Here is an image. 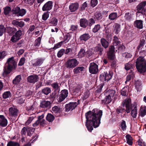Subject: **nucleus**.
<instances>
[{"label":"nucleus","mask_w":146,"mask_h":146,"mask_svg":"<svg viewBox=\"0 0 146 146\" xmlns=\"http://www.w3.org/2000/svg\"><path fill=\"white\" fill-rule=\"evenodd\" d=\"M102 115V111L96 109H94L92 111H90L86 114V126L89 131H92L93 127L96 128L99 126Z\"/></svg>","instance_id":"1"},{"label":"nucleus","mask_w":146,"mask_h":146,"mask_svg":"<svg viewBox=\"0 0 146 146\" xmlns=\"http://www.w3.org/2000/svg\"><path fill=\"white\" fill-rule=\"evenodd\" d=\"M16 66V63L12 57L8 58L4 68V71L6 74L10 73L13 69L15 68Z\"/></svg>","instance_id":"2"},{"label":"nucleus","mask_w":146,"mask_h":146,"mask_svg":"<svg viewBox=\"0 0 146 146\" xmlns=\"http://www.w3.org/2000/svg\"><path fill=\"white\" fill-rule=\"evenodd\" d=\"M136 68L141 73L144 72L146 71V61L143 57H139L136 60Z\"/></svg>","instance_id":"3"},{"label":"nucleus","mask_w":146,"mask_h":146,"mask_svg":"<svg viewBox=\"0 0 146 146\" xmlns=\"http://www.w3.org/2000/svg\"><path fill=\"white\" fill-rule=\"evenodd\" d=\"M121 43L120 40L117 36H114L113 39V46H110L109 48V51L108 53V58L110 59H112L114 58L115 48L114 46H117Z\"/></svg>","instance_id":"4"},{"label":"nucleus","mask_w":146,"mask_h":146,"mask_svg":"<svg viewBox=\"0 0 146 146\" xmlns=\"http://www.w3.org/2000/svg\"><path fill=\"white\" fill-rule=\"evenodd\" d=\"M115 91L113 90H108L106 93L107 95L104 99L102 100V103L104 104H108L110 103L115 95Z\"/></svg>","instance_id":"5"},{"label":"nucleus","mask_w":146,"mask_h":146,"mask_svg":"<svg viewBox=\"0 0 146 146\" xmlns=\"http://www.w3.org/2000/svg\"><path fill=\"white\" fill-rule=\"evenodd\" d=\"M77 60L75 58L70 59L66 62L65 66L68 68L70 69L74 68L78 64Z\"/></svg>","instance_id":"6"},{"label":"nucleus","mask_w":146,"mask_h":146,"mask_svg":"<svg viewBox=\"0 0 146 146\" xmlns=\"http://www.w3.org/2000/svg\"><path fill=\"white\" fill-rule=\"evenodd\" d=\"M146 5V2L144 1L139 4L137 7V16L140 13L142 14L144 13L146 11L145 7Z\"/></svg>","instance_id":"7"},{"label":"nucleus","mask_w":146,"mask_h":146,"mask_svg":"<svg viewBox=\"0 0 146 146\" xmlns=\"http://www.w3.org/2000/svg\"><path fill=\"white\" fill-rule=\"evenodd\" d=\"M45 60L44 58H39L34 59L32 60V64L33 67H38L40 66Z\"/></svg>","instance_id":"8"},{"label":"nucleus","mask_w":146,"mask_h":146,"mask_svg":"<svg viewBox=\"0 0 146 146\" xmlns=\"http://www.w3.org/2000/svg\"><path fill=\"white\" fill-rule=\"evenodd\" d=\"M123 107H126V111L127 113L130 112L131 108V100L129 98L126 99L122 103Z\"/></svg>","instance_id":"9"},{"label":"nucleus","mask_w":146,"mask_h":146,"mask_svg":"<svg viewBox=\"0 0 146 146\" xmlns=\"http://www.w3.org/2000/svg\"><path fill=\"white\" fill-rule=\"evenodd\" d=\"M79 100H78V103L76 102H70L69 104H66L65 106V111L68 112L70 110H72L77 106L78 105L79 103Z\"/></svg>","instance_id":"10"},{"label":"nucleus","mask_w":146,"mask_h":146,"mask_svg":"<svg viewBox=\"0 0 146 146\" xmlns=\"http://www.w3.org/2000/svg\"><path fill=\"white\" fill-rule=\"evenodd\" d=\"M90 72L92 74H96L98 71V65L94 63H92L90 64L89 68Z\"/></svg>","instance_id":"11"},{"label":"nucleus","mask_w":146,"mask_h":146,"mask_svg":"<svg viewBox=\"0 0 146 146\" xmlns=\"http://www.w3.org/2000/svg\"><path fill=\"white\" fill-rule=\"evenodd\" d=\"M22 31L21 30H19L13 35L11 38L12 42H14L17 41L21 38V36L22 35Z\"/></svg>","instance_id":"12"},{"label":"nucleus","mask_w":146,"mask_h":146,"mask_svg":"<svg viewBox=\"0 0 146 146\" xmlns=\"http://www.w3.org/2000/svg\"><path fill=\"white\" fill-rule=\"evenodd\" d=\"M39 79L38 76L36 74H33L29 76L27 78L28 82L32 83H35L37 82Z\"/></svg>","instance_id":"13"},{"label":"nucleus","mask_w":146,"mask_h":146,"mask_svg":"<svg viewBox=\"0 0 146 146\" xmlns=\"http://www.w3.org/2000/svg\"><path fill=\"white\" fill-rule=\"evenodd\" d=\"M68 94L67 90L64 89L62 90L60 95L58 101L61 102L64 100L67 97Z\"/></svg>","instance_id":"14"},{"label":"nucleus","mask_w":146,"mask_h":146,"mask_svg":"<svg viewBox=\"0 0 146 146\" xmlns=\"http://www.w3.org/2000/svg\"><path fill=\"white\" fill-rule=\"evenodd\" d=\"M112 77V75L110 73H106L104 72V73H102L100 75V78L102 80H104L106 81H108Z\"/></svg>","instance_id":"15"},{"label":"nucleus","mask_w":146,"mask_h":146,"mask_svg":"<svg viewBox=\"0 0 146 146\" xmlns=\"http://www.w3.org/2000/svg\"><path fill=\"white\" fill-rule=\"evenodd\" d=\"M53 3L51 1H48L43 6L42 10L43 11H48L50 10L52 7Z\"/></svg>","instance_id":"16"},{"label":"nucleus","mask_w":146,"mask_h":146,"mask_svg":"<svg viewBox=\"0 0 146 146\" xmlns=\"http://www.w3.org/2000/svg\"><path fill=\"white\" fill-rule=\"evenodd\" d=\"M7 120L3 115H0V125L3 127L6 126L7 124Z\"/></svg>","instance_id":"17"},{"label":"nucleus","mask_w":146,"mask_h":146,"mask_svg":"<svg viewBox=\"0 0 146 146\" xmlns=\"http://www.w3.org/2000/svg\"><path fill=\"white\" fill-rule=\"evenodd\" d=\"M13 25L17 27L22 28L25 25V23L23 21H19L17 20H13L12 21Z\"/></svg>","instance_id":"18"},{"label":"nucleus","mask_w":146,"mask_h":146,"mask_svg":"<svg viewBox=\"0 0 146 146\" xmlns=\"http://www.w3.org/2000/svg\"><path fill=\"white\" fill-rule=\"evenodd\" d=\"M9 114L12 116L15 117L18 114V110L15 108L11 107L9 109Z\"/></svg>","instance_id":"19"},{"label":"nucleus","mask_w":146,"mask_h":146,"mask_svg":"<svg viewBox=\"0 0 146 146\" xmlns=\"http://www.w3.org/2000/svg\"><path fill=\"white\" fill-rule=\"evenodd\" d=\"M124 18L127 21L131 22L134 20V17L133 14L129 13H126L125 14Z\"/></svg>","instance_id":"20"},{"label":"nucleus","mask_w":146,"mask_h":146,"mask_svg":"<svg viewBox=\"0 0 146 146\" xmlns=\"http://www.w3.org/2000/svg\"><path fill=\"white\" fill-rule=\"evenodd\" d=\"M134 26L135 27L139 29L143 27V21L141 20H136L134 22Z\"/></svg>","instance_id":"21"},{"label":"nucleus","mask_w":146,"mask_h":146,"mask_svg":"<svg viewBox=\"0 0 146 146\" xmlns=\"http://www.w3.org/2000/svg\"><path fill=\"white\" fill-rule=\"evenodd\" d=\"M80 26L83 28H86L88 24V21L85 19H82L80 20Z\"/></svg>","instance_id":"22"},{"label":"nucleus","mask_w":146,"mask_h":146,"mask_svg":"<svg viewBox=\"0 0 146 146\" xmlns=\"http://www.w3.org/2000/svg\"><path fill=\"white\" fill-rule=\"evenodd\" d=\"M79 5L77 3H72L69 6V9L71 12H74L78 8Z\"/></svg>","instance_id":"23"},{"label":"nucleus","mask_w":146,"mask_h":146,"mask_svg":"<svg viewBox=\"0 0 146 146\" xmlns=\"http://www.w3.org/2000/svg\"><path fill=\"white\" fill-rule=\"evenodd\" d=\"M90 38V35L88 33H85L80 36L79 39L80 40L86 41Z\"/></svg>","instance_id":"24"},{"label":"nucleus","mask_w":146,"mask_h":146,"mask_svg":"<svg viewBox=\"0 0 146 146\" xmlns=\"http://www.w3.org/2000/svg\"><path fill=\"white\" fill-rule=\"evenodd\" d=\"M50 102L47 101H43L40 103V106L42 108H49L50 106Z\"/></svg>","instance_id":"25"},{"label":"nucleus","mask_w":146,"mask_h":146,"mask_svg":"<svg viewBox=\"0 0 146 146\" xmlns=\"http://www.w3.org/2000/svg\"><path fill=\"white\" fill-rule=\"evenodd\" d=\"M21 77L20 75H18L15 77L13 80V83L14 84H17L21 81Z\"/></svg>","instance_id":"26"},{"label":"nucleus","mask_w":146,"mask_h":146,"mask_svg":"<svg viewBox=\"0 0 146 146\" xmlns=\"http://www.w3.org/2000/svg\"><path fill=\"white\" fill-rule=\"evenodd\" d=\"M120 25L117 23H115L114 25V33L116 34H118L121 30Z\"/></svg>","instance_id":"27"},{"label":"nucleus","mask_w":146,"mask_h":146,"mask_svg":"<svg viewBox=\"0 0 146 146\" xmlns=\"http://www.w3.org/2000/svg\"><path fill=\"white\" fill-rule=\"evenodd\" d=\"M16 31V29L15 28H12L10 27H7L5 28V32H7L10 35H11Z\"/></svg>","instance_id":"28"},{"label":"nucleus","mask_w":146,"mask_h":146,"mask_svg":"<svg viewBox=\"0 0 146 146\" xmlns=\"http://www.w3.org/2000/svg\"><path fill=\"white\" fill-rule=\"evenodd\" d=\"M41 38L39 37L35 41L34 44V48H36L40 46L41 43Z\"/></svg>","instance_id":"29"},{"label":"nucleus","mask_w":146,"mask_h":146,"mask_svg":"<svg viewBox=\"0 0 146 146\" xmlns=\"http://www.w3.org/2000/svg\"><path fill=\"white\" fill-rule=\"evenodd\" d=\"M131 116L133 118H135L136 117L137 114V110L136 106H135L133 109L131 111Z\"/></svg>","instance_id":"30"},{"label":"nucleus","mask_w":146,"mask_h":146,"mask_svg":"<svg viewBox=\"0 0 146 146\" xmlns=\"http://www.w3.org/2000/svg\"><path fill=\"white\" fill-rule=\"evenodd\" d=\"M103 48H102L100 45L97 46L94 48V50L97 52H98L99 54L101 55L103 54Z\"/></svg>","instance_id":"31"},{"label":"nucleus","mask_w":146,"mask_h":146,"mask_svg":"<svg viewBox=\"0 0 146 146\" xmlns=\"http://www.w3.org/2000/svg\"><path fill=\"white\" fill-rule=\"evenodd\" d=\"M117 17V13H112L109 15V19L111 21L116 19Z\"/></svg>","instance_id":"32"},{"label":"nucleus","mask_w":146,"mask_h":146,"mask_svg":"<svg viewBox=\"0 0 146 146\" xmlns=\"http://www.w3.org/2000/svg\"><path fill=\"white\" fill-rule=\"evenodd\" d=\"M101 42L102 46L105 48H107L109 46L108 42L105 39L102 38L101 40Z\"/></svg>","instance_id":"33"},{"label":"nucleus","mask_w":146,"mask_h":146,"mask_svg":"<svg viewBox=\"0 0 146 146\" xmlns=\"http://www.w3.org/2000/svg\"><path fill=\"white\" fill-rule=\"evenodd\" d=\"M84 68L83 66L78 67L75 68L73 70V72L75 74H78L83 71Z\"/></svg>","instance_id":"34"},{"label":"nucleus","mask_w":146,"mask_h":146,"mask_svg":"<svg viewBox=\"0 0 146 146\" xmlns=\"http://www.w3.org/2000/svg\"><path fill=\"white\" fill-rule=\"evenodd\" d=\"M44 117V115L43 114H42L41 115L38 116V120L33 124V126L34 127H36L39 124H40L39 120L41 119V118H43Z\"/></svg>","instance_id":"35"},{"label":"nucleus","mask_w":146,"mask_h":146,"mask_svg":"<svg viewBox=\"0 0 146 146\" xmlns=\"http://www.w3.org/2000/svg\"><path fill=\"white\" fill-rule=\"evenodd\" d=\"M46 119L49 122H52L54 119V117L52 115L49 113L46 116Z\"/></svg>","instance_id":"36"},{"label":"nucleus","mask_w":146,"mask_h":146,"mask_svg":"<svg viewBox=\"0 0 146 146\" xmlns=\"http://www.w3.org/2000/svg\"><path fill=\"white\" fill-rule=\"evenodd\" d=\"M140 115L142 117H144L146 115V106L141 107L140 109Z\"/></svg>","instance_id":"37"},{"label":"nucleus","mask_w":146,"mask_h":146,"mask_svg":"<svg viewBox=\"0 0 146 146\" xmlns=\"http://www.w3.org/2000/svg\"><path fill=\"white\" fill-rule=\"evenodd\" d=\"M127 139V143L129 145H131L132 144V139L131 137L129 135H127L126 136Z\"/></svg>","instance_id":"38"},{"label":"nucleus","mask_w":146,"mask_h":146,"mask_svg":"<svg viewBox=\"0 0 146 146\" xmlns=\"http://www.w3.org/2000/svg\"><path fill=\"white\" fill-rule=\"evenodd\" d=\"M35 129L32 127H29L27 128V133L28 136H31L34 133Z\"/></svg>","instance_id":"39"},{"label":"nucleus","mask_w":146,"mask_h":146,"mask_svg":"<svg viewBox=\"0 0 146 146\" xmlns=\"http://www.w3.org/2000/svg\"><path fill=\"white\" fill-rule=\"evenodd\" d=\"M85 50L83 48H81L78 53V57L80 58L83 57L85 56Z\"/></svg>","instance_id":"40"},{"label":"nucleus","mask_w":146,"mask_h":146,"mask_svg":"<svg viewBox=\"0 0 146 146\" xmlns=\"http://www.w3.org/2000/svg\"><path fill=\"white\" fill-rule=\"evenodd\" d=\"M128 94V90L127 88H124L122 89L121 94L123 96H126Z\"/></svg>","instance_id":"41"},{"label":"nucleus","mask_w":146,"mask_h":146,"mask_svg":"<svg viewBox=\"0 0 146 146\" xmlns=\"http://www.w3.org/2000/svg\"><path fill=\"white\" fill-rule=\"evenodd\" d=\"M52 110L53 113H60L61 111L60 108L57 106L53 107L52 108Z\"/></svg>","instance_id":"42"},{"label":"nucleus","mask_w":146,"mask_h":146,"mask_svg":"<svg viewBox=\"0 0 146 146\" xmlns=\"http://www.w3.org/2000/svg\"><path fill=\"white\" fill-rule=\"evenodd\" d=\"M51 89L48 87H46L42 89V92L46 95H48L51 92Z\"/></svg>","instance_id":"43"},{"label":"nucleus","mask_w":146,"mask_h":146,"mask_svg":"<svg viewBox=\"0 0 146 146\" xmlns=\"http://www.w3.org/2000/svg\"><path fill=\"white\" fill-rule=\"evenodd\" d=\"M125 68L126 70L131 69L132 68V64L131 62H129L125 64Z\"/></svg>","instance_id":"44"},{"label":"nucleus","mask_w":146,"mask_h":146,"mask_svg":"<svg viewBox=\"0 0 146 146\" xmlns=\"http://www.w3.org/2000/svg\"><path fill=\"white\" fill-rule=\"evenodd\" d=\"M70 38V36L69 34L65 35L64 37V41L63 42H64L65 43H66L69 41Z\"/></svg>","instance_id":"45"},{"label":"nucleus","mask_w":146,"mask_h":146,"mask_svg":"<svg viewBox=\"0 0 146 146\" xmlns=\"http://www.w3.org/2000/svg\"><path fill=\"white\" fill-rule=\"evenodd\" d=\"M57 19L55 18H52L50 22V23L54 26H56L57 25Z\"/></svg>","instance_id":"46"},{"label":"nucleus","mask_w":146,"mask_h":146,"mask_svg":"<svg viewBox=\"0 0 146 146\" xmlns=\"http://www.w3.org/2000/svg\"><path fill=\"white\" fill-rule=\"evenodd\" d=\"M49 13L48 11L45 12L42 15V19L44 21L46 20L49 17Z\"/></svg>","instance_id":"47"},{"label":"nucleus","mask_w":146,"mask_h":146,"mask_svg":"<svg viewBox=\"0 0 146 146\" xmlns=\"http://www.w3.org/2000/svg\"><path fill=\"white\" fill-rule=\"evenodd\" d=\"M100 25L98 24L95 25L92 29V31L94 33L97 32L100 29Z\"/></svg>","instance_id":"48"},{"label":"nucleus","mask_w":146,"mask_h":146,"mask_svg":"<svg viewBox=\"0 0 146 146\" xmlns=\"http://www.w3.org/2000/svg\"><path fill=\"white\" fill-rule=\"evenodd\" d=\"M134 76V74L133 72L130 73L127 76L126 78V80L125 82V83L126 84L127 82H129L131 79V78H133Z\"/></svg>","instance_id":"49"},{"label":"nucleus","mask_w":146,"mask_h":146,"mask_svg":"<svg viewBox=\"0 0 146 146\" xmlns=\"http://www.w3.org/2000/svg\"><path fill=\"white\" fill-rule=\"evenodd\" d=\"M7 146H20V145L18 143L10 141L8 143Z\"/></svg>","instance_id":"50"},{"label":"nucleus","mask_w":146,"mask_h":146,"mask_svg":"<svg viewBox=\"0 0 146 146\" xmlns=\"http://www.w3.org/2000/svg\"><path fill=\"white\" fill-rule=\"evenodd\" d=\"M52 86L53 88L55 90H58L59 92L60 90L59 88L58 84L57 83H54L52 84Z\"/></svg>","instance_id":"51"},{"label":"nucleus","mask_w":146,"mask_h":146,"mask_svg":"<svg viewBox=\"0 0 146 146\" xmlns=\"http://www.w3.org/2000/svg\"><path fill=\"white\" fill-rule=\"evenodd\" d=\"M5 28L3 25H0V36H1L5 32Z\"/></svg>","instance_id":"52"},{"label":"nucleus","mask_w":146,"mask_h":146,"mask_svg":"<svg viewBox=\"0 0 146 146\" xmlns=\"http://www.w3.org/2000/svg\"><path fill=\"white\" fill-rule=\"evenodd\" d=\"M65 51L64 49H62L60 50L58 52V57L59 58L61 57L64 54L65 52Z\"/></svg>","instance_id":"53"},{"label":"nucleus","mask_w":146,"mask_h":146,"mask_svg":"<svg viewBox=\"0 0 146 146\" xmlns=\"http://www.w3.org/2000/svg\"><path fill=\"white\" fill-rule=\"evenodd\" d=\"M121 127L123 131H124L126 130V125L125 121L123 120L122 121L121 123Z\"/></svg>","instance_id":"54"},{"label":"nucleus","mask_w":146,"mask_h":146,"mask_svg":"<svg viewBox=\"0 0 146 146\" xmlns=\"http://www.w3.org/2000/svg\"><path fill=\"white\" fill-rule=\"evenodd\" d=\"M11 11V8L9 7H5L4 10V14L7 15L9 14V13Z\"/></svg>","instance_id":"55"},{"label":"nucleus","mask_w":146,"mask_h":146,"mask_svg":"<svg viewBox=\"0 0 146 146\" xmlns=\"http://www.w3.org/2000/svg\"><path fill=\"white\" fill-rule=\"evenodd\" d=\"M10 95V93L9 92H5L3 95V97L4 99L8 98Z\"/></svg>","instance_id":"56"},{"label":"nucleus","mask_w":146,"mask_h":146,"mask_svg":"<svg viewBox=\"0 0 146 146\" xmlns=\"http://www.w3.org/2000/svg\"><path fill=\"white\" fill-rule=\"evenodd\" d=\"M97 0H91V6L93 7L95 6L98 4Z\"/></svg>","instance_id":"57"},{"label":"nucleus","mask_w":146,"mask_h":146,"mask_svg":"<svg viewBox=\"0 0 146 146\" xmlns=\"http://www.w3.org/2000/svg\"><path fill=\"white\" fill-rule=\"evenodd\" d=\"M122 56L126 58H130L132 56V55L130 53L125 52L123 54Z\"/></svg>","instance_id":"58"},{"label":"nucleus","mask_w":146,"mask_h":146,"mask_svg":"<svg viewBox=\"0 0 146 146\" xmlns=\"http://www.w3.org/2000/svg\"><path fill=\"white\" fill-rule=\"evenodd\" d=\"M62 41H61V42L56 44L53 47V49H56L60 48L62 44Z\"/></svg>","instance_id":"59"},{"label":"nucleus","mask_w":146,"mask_h":146,"mask_svg":"<svg viewBox=\"0 0 146 146\" xmlns=\"http://www.w3.org/2000/svg\"><path fill=\"white\" fill-rule=\"evenodd\" d=\"M105 31L106 35H109L111 34V31L110 28L106 27H105Z\"/></svg>","instance_id":"60"},{"label":"nucleus","mask_w":146,"mask_h":146,"mask_svg":"<svg viewBox=\"0 0 146 146\" xmlns=\"http://www.w3.org/2000/svg\"><path fill=\"white\" fill-rule=\"evenodd\" d=\"M26 13V11L24 9L21 10L20 9L19 12V15L21 16H24Z\"/></svg>","instance_id":"61"},{"label":"nucleus","mask_w":146,"mask_h":146,"mask_svg":"<svg viewBox=\"0 0 146 146\" xmlns=\"http://www.w3.org/2000/svg\"><path fill=\"white\" fill-rule=\"evenodd\" d=\"M34 118V117L33 116L29 117L28 120L26 122V125H29L31 122L32 121L33 119Z\"/></svg>","instance_id":"62"},{"label":"nucleus","mask_w":146,"mask_h":146,"mask_svg":"<svg viewBox=\"0 0 146 146\" xmlns=\"http://www.w3.org/2000/svg\"><path fill=\"white\" fill-rule=\"evenodd\" d=\"M25 59L24 58H21L19 63V66H22L25 63Z\"/></svg>","instance_id":"63"},{"label":"nucleus","mask_w":146,"mask_h":146,"mask_svg":"<svg viewBox=\"0 0 146 146\" xmlns=\"http://www.w3.org/2000/svg\"><path fill=\"white\" fill-rule=\"evenodd\" d=\"M7 54L5 51L0 52V58H3Z\"/></svg>","instance_id":"64"}]
</instances>
